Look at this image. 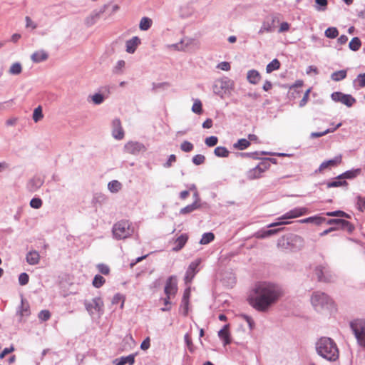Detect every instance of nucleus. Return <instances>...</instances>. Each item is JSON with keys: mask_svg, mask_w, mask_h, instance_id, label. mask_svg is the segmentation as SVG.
I'll return each instance as SVG.
<instances>
[{"mask_svg": "<svg viewBox=\"0 0 365 365\" xmlns=\"http://www.w3.org/2000/svg\"><path fill=\"white\" fill-rule=\"evenodd\" d=\"M283 295L280 286L269 282H258L248 297L250 304L259 312H267Z\"/></svg>", "mask_w": 365, "mask_h": 365, "instance_id": "nucleus-1", "label": "nucleus"}, {"mask_svg": "<svg viewBox=\"0 0 365 365\" xmlns=\"http://www.w3.org/2000/svg\"><path fill=\"white\" fill-rule=\"evenodd\" d=\"M317 353L323 359L334 362L339 356V351L336 342L331 338L322 336L315 344Z\"/></svg>", "mask_w": 365, "mask_h": 365, "instance_id": "nucleus-2", "label": "nucleus"}, {"mask_svg": "<svg viewBox=\"0 0 365 365\" xmlns=\"http://www.w3.org/2000/svg\"><path fill=\"white\" fill-rule=\"evenodd\" d=\"M303 246V238L294 234L284 235L277 240V247L284 250L296 251L302 249Z\"/></svg>", "mask_w": 365, "mask_h": 365, "instance_id": "nucleus-3", "label": "nucleus"}, {"mask_svg": "<svg viewBox=\"0 0 365 365\" xmlns=\"http://www.w3.org/2000/svg\"><path fill=\"white\" fill-rule=\"evenodd\" d=\"M311 303L317 312H321L323 309H329L333 305V301L329 296L320 291L312 293Z\"/></svg>", "mask_w": 365, "mask_h": 365, "instance_id": "nucleus-4", "label": "nucleus"}, {"mask_svg": "<svg viewBox=\"0 0 365 365\" xmlns=\"http://www.w3.org/2000/svg\"><path fill=\"white\" fill-rule=\"evenodd\" d=\"M113 236L120 240L130 237L133 233L130 224L127 220H120L115 223L112 228Z\"/></svg>", "mask_w": 365, "mask_h": 365, "instance_id": "nucleus-5", "label": "nucleus"}, {"mask_svg": "<svg viewBox=\"0 0 365 365\" xmlns=\"http://www.w3.org/2000/svg\"><path fill=\"white\" fill-rule=\"evenodd\" d=\"M352 329L359 344L365 347V319H357L350 323Z\"/></svg>", "mask_w": 365, "mask_h": 365, "instance_id": "nucleus-6", "label": "nucleus"}, {"mask_svg": "<svg viewBox=\"0 0 365 365\" xmlns=\"http://www.w3.org/2000/svg\"><path fill=\"white\" fill-rule=\"evenodd\" d=\"M234 82L228 77H223L215 81L212 86L214 93L223 97L224 94L230 92L233 88Z\"/></svg>", "mask_w": 365, "mask_h": 365, "instance_id": "nucleus-7", "label": "nucleus"}, {"mask_svg": "<svg viewBox=\"0 0 365 365\" xmlns=\"http://www.w3.org/2000/svg\"><path fill=\"white\" fill-rule=\"evenodd\" d=\"M306 212H307V208H305V207L295 208V209L292 210L289 212H287L286 214L282 215L281 217L278 218L277 222L268 225L267 227L271 228V227L280 226V225H287L289 222L287 221H285V220L300 217V216L304 215Z\"/></svg>", "mask_w": 365, "mask_h": 365, "instance_id": "nucleus-8", "label": "nucleus"}, {"mask_svg": "<svg viewBox=\"0 0 365 365\" xmlns=\"http://www.w3.org/2000/svg\"><path fill=\"white\" fill-rule=\"evenodd\" d=\"M314 272L317 277L318 282L328 283L334 281V275L327 265L317 266Z\"/></svg>", "mask_w": 365, "mask_h": 365, "instance_id": "nucleus-9", "label": "nucleus"}, {"mask_svg": "<svg viewBox=\"0 0 365 365\" xmlns=\"http://www.w3.org/2000/svg\"><path fill=\"white\" fill-rule=\"evenodd\" d=\"M84 305L90 315H93L95 313L99 314L103 313V302L101 297H95L92 302L85 300Z\"/></svg>", "mask_w": 365, "mask_h": 365, "instance_id": "nucleus-10", "label": "nucleus"}, {"mask_svg": "<svg viewBox=\"0 0 365 365\" xmlns=\"http://www.w3.org/2000/svg\"><path fill=\"white\" fill-rule=\"evenodd\" d=\"M327 225H337L339 226V230H342L349 234H351L354 230L355 227L354 225L351 223L350 222L346 220L345 219H341V218H331L328 219L325 221Z\"/></svg>", "mask_w": 365, "mask_h": 365, "instance_id": "nucleus-11", "label": "nucleus"}, {"mask_svg": "<svg viewBox=\"0 0 365 365\" xmlns=\"http://www.w3.org/2000/svg\"><path fill=\"white\" fill-rule=\"evenodd\" d=\"M147 150L145 145L138 141H129L124 145V151L126 153L133 155H139L140 153H144Z\"/></svg>", "mask_w": 365, "mask_h": 365, "instance_id": "nucleus-12", "label": "nucleus"}, {"mask_svg": "<svg viewBox=\"0 0 365 365\" xmlns=\"http://www.w3.org/2000/svg\"><path fill=\"white\" fill-rule=\"evenodd\" d=\"M331 98L335 102H340L347 107H351L355 103L356 99L350 94H345L339 91L331 93Z\"/></svg>", "mask_w": 365, "mask_h": 365, "instance_id": "nucleus-13", "label": "nucleus"}, {"mask_svg": "<svg viewBox=\"0 0 365 365\" xmlns=\"http://www.w3.org/2000/svg\"><path fill=\"white\" fill-rule=\"evenodd\" d=\"M109 6L110 4H104L98 10H94L85 19V24L86 25V26L90 27L94 25L96 23V21L98 19H100L101 15L107 11Z\"/></svg>", "mask_w": 365, "mask_h": 365, "instance_id": "nucleus-14", "label": "nucleus"}, {"mask_svg": "<svg viewBox=\"0 0 365 365\" xmlns=\"http://www.w3.org/2000/svg\"><path fill=\"white\" fill-rule=\"evenodd\" d=\"M201 262L200 259H197L193 262H192L190 265L188 266L185 275V284L190 283L193 278L195 277V274L198 272L199 269H197L199 264Z\"/></svg>", "mask_w": 365, "mask_h": 365, "instance_id": "nucleus-15", "label": "nucleus"}, {"mask_svg": "<svg viewBox=\"0 0 365 365\" xmlns=\"http://www.w3.org/2000/svg\"><path fill=\"white\" fill-rule=\"evenodd\" d=\"M178 291L177 279L175 276H170L167 281L164 289L165 295L173 297Z\"/></svg>", "mask_w": 365, "mask_h": 365, "instance_id": "nucleus-16", "label": "nucleus"}, {"mask_svg": "<svg viewBox=\"0 0 365 365\" xmlns=\"http://www.w3.org/2000/svg\"><path fill=\"white\" fill-rule=\"evenodd\" d=\"M43 182L44 180L43 178L39 176H34L28 181L26 189L30 192H34L43 185Z\"/></svg>", "mask_w": 365, "mask_h": 365, "instance_id": "nucleus-17", "label": "nucleus"}, {"mask_svg": "<svg viewBox=\"0 0 365 365\" xmlns=\"http://www.w3.org/2000/svg\"><path fill=\"white\" fill-rule=\"evenodd\" d=\"M112 135L117 140H121L124 138V131L121 122L118 118H115L112 121Z\"/></svg>", "mask_w": 365, "mask_h": 365, "instance_id": "nucleus-18", "label": "nucleus"}, {"mask_svg": "<svg viewBox=\"0 0 365 365\" xmlns=\"http://www.w3.org/2000/svg\"><path fill=\"white\" fill-rule=\"evenodd\" d=\"M277 155V156H287V154L282 153H269L265 151L262 152H252V153H240V155L242 158H250L252 159H260L259 155Z\"/></svg>", "mask_w": 365, "mask_h": 365, "instance_id": "nucleus-19", "label": "nucleus"}, {"mask_svg": "<svg viewBox=\"0 0 365 365\" xmlns=\"http://www.w3.org/2000/svg\"><path fill=\"white\" fill-rule=\"evenodd\" d=\"M342 156L341 155H339L335 156L333 159L324 161L319 167L318 170L315 171V173L321 172L323 170L329 168V167H334L341 163Z\"/></svg>", "mask_w": 365, "mask_h": 365, "instance_id": "nucleus-20", "label": "nucleus"}, {"mask_svg": "<svg viewBox=\"0 0 365 365\" xmlns=\"http://www.w3.org/2000/svg\"><path fill=\"white\" fill-rule=\"evenodd\" d=\"M230 324H225L222 329L218 331L219 337L223 340L224 346H227L231 343L230 333L229 331Z\"/></svg>", "mask_w": 365, "mask_h": 365, "instance_id": "nucleus-21", "label": "nucleus"}, {"mask_svg": "<svg viewBox=\"0 0 365 365\" xmlns=\"http://www.w3.org/2000/svg\"><path fill=\"white\" fill-rule=\"evenodd\" d=\"M361 173V168H356L353 170H347L340 175H339L336 177L337 180H344V179H348L351 180L355 178H356L358 175H359Z\"/></svg>", "mask_w": 365, "mask_h": 365, "instance_id": "nucleus-22", "label": "nucleus"}, {"mask_svg": "<svg viewBox=\"0 0 365 365\" xmlns=\"http://www.w3.org/2000/svg\"><path fill=\"white\" fill-rule=\"evenodd\" d=\"M135 354H132L126 356H122L120 358H117L115 360H113V363L115 365H125V364H129L133 365L135 363Z\"/></svg>", "mask_w": 365, "mask_h": 365, "instance_id": "nucleus-23", "label": "nucleus"}, {"mask_svg": "<svg viewBox=\"0 0 365 365\" xmlns=\"http://www.w3.org/2000/svg\"><path fill=\"white\" fill-rule=\"evenodd\" d=\"M140 43V39L138 36H133L125 43L126 51L129 53H133Z\"/></svg>", "mask_w": 365, "mask_h": 365, "instance_id": "nucleus-24", "label": "nucleus"}, {"mask_svg": "<svg viewBox=\"0 0 365 365\" xmlns=\"http://www.w3.org/2000/svg\"><path fill=\"white\" fill-rule=\"evenodd\" d=\"M284 230V227H279V228H277V229L260 230L256 233V237L259 239L266 238V237H270L272 235H274Z\"/></svg>", "mask_w": 365, "mask_h": 365, "instance_id": "nucleus-25", "label": "nucleus"}, {"mask_svg": "<svg viewBox=\"0 0 365 365\" xmlns=\"http://www.w3.org/2000/svg\"><path fill=\"white\" fill-rule=\"evenodd\" d=\"M188 240V235L187 234H182L180 236H179L175 242V246L173 248V251L174 252H178L181 250L183 247L185 245Z\"/></svg>", "mask_w": 365, "mask_h": 365, "instance_id": "nucleus-26", "label": "nucleus"}, {"mask_svg": "<svg viewBox=\"0 0 365 365\" xmlns=\"http://www.w3.org/2000/svg\"><path fill=\"white\" fill-rule=\"evenodd\" d=\"M48 58V54L43 50L37 51L31 56V59L34 63H40L44 61L47 60Z\"/></svg>", "mask_w": 365, "mask_h": 365, "instance_id": "nucleus-27", "label": "nucleus"}, {"mask_svg": "<svg viewBox=\"0 0 365 365\" xmlns=\"http://www.w3.org/2000/svg\"><path fill=\"white\" fill-rule=\"evenodd\" d=\"M247 79L251 84L256 85L260 81L261 76L257 70L252 69L247 72Z\"/></svg>", "mask_w": 365, "mask_h": 365, "instance_id": "nucleus-28", "label": "nucleus"}, {"mask_svg": "<svg viewBox=\"0 0 365 365\" xmlns=\"http://www.w3.org/2000/svg\"><path fill=\"white\" fill-rule=\"evenodd\" d=\"M200 207H201V205L197 202V200H195L192 204L188 205L185 206V207L182 208L180 210V214H181V215L189 214V213L200 208Z\"/></svg>", "mask_w": 365, "mask_h": 365, "instance_id": "nucleus-29", "label": "nucleus"}, {"mask_svg": "<svg viewBox=\"0 0 365 365\" xmlns=\"http://www.w3.org/2000/svg\"><path fill=\"white\" fill-rule=\"evenodd\" d=\"M26 259L29 264L35 265L39 262L40 255L36 251H31L26 255Z\"/></svg>", "mask_w": 365, "mask_h": 365, "instance_id": "nucleus-30", "label": "nucleus"}, {"mask_svg": "<svg viewBox=\"0 0 365 365\" xmlns=\"http://www.w3.org/2000/svg\"><path fill=\"white\" fill-rule=\"evenodd\" d=\"M327 219L324 217L315 215L303 219L301 220V222L303 223H314L317 225H319L322 223L324 222Z\"/></svg>", "mask_w": 365, "mask_h": 365, "instance_id": "nucleus-31", "label": "nucleus"}, {"mask_svg": "<svg viewBox=\"0 0 365 365\" xmlns=\"http://www.w3.org/2000/svg\"><path fill=\"white\" fill-rule=\"evenodd\" d=\"M341 126V123H338L334 129H327L322 132H312L310 134V138H317L319 137H322L328 133L334 132L337 128Z\"/></svg>", "mask_w": 365, "mask_h": 365, "instance_id": "nucleus-32", "label": "nucleus"}, {"mask_svg": "<svg viewBox=\"0 0 365 365\" xmlns=\"http://www.w3.org/2000/svg\"><path fill=\"white\" fill-rule=\"evenodd\" d=\"M262 173L259 172V170L257 169V167L255 166L252 169H250L247 173V178L250 180L257 179L261 178Z\"/></svg>", "mask_w": 365, "mask_h": 365, "instance_id": "nucleus-33", "label": "nucleus"}, {"mask_svg": "<svg viewBox=\"0 0 365 365\" xmlns=\"http://www.w3.org/2000/svg\"><path fill=\"white\" fill-rule=\"evenodd\" d=\"M250 145V140H248L245 138H241V139L238 140L237 142L233 145V147L235 149L242 150L247 148Z\"/></svg>", "mask_w": 365, "mask_h": 365, "instance_id": "nucleus-34", "label": "nucleus"}, {"mask_svg": "<svg viewBox=\"0 0 365 365\" xmlns=\"http://www.w3.org/2000/svg\"><path fill=\"white\" fill-rule=\"evenodd\" d=\"M152 19L148 17H143L140 21L139 28L141 31H147L152 26Z\"/></svg>", "mask_w": 365, "mask_h": 365, "instance_id": "nucleus-35", "label": "nucleus"}, {"mask_svg": "<svg viewBox=\"0 0 365 365\" xmlns=\"http://www.w3.org/2000/svg\"><path fill=\"white\" fill-rule=\"evenodd\" d=\"M280 68V62L278 59L274 58L267 65L266 72L270 73L274 71L278 70Z\"/></svg>", "mask_w": 365, "mask_h": 365, "instance_id": "nucleus-36", "label": "nucleus"}, {"mask_svg": "<svg viewBox=\"0 0 365 365\" xmlns=\"http://www.w3.org/2000/svg\"><path fill=\"white\" fill-rule=\"evenodd\" d=\"M121 187L122 184L115 180L109 182L108 184V190L113 193L118 192L121 189Z\"/></svg>", "mask_w": 365, "mask_h": 365, "instance_id": "nucleus-37", "label": "nucleus"}, {"mask_svg": "<svg viewBox=\"0 0 365 365\" xmlns=\"http://www.w3.org/2000/svg\"><path fill=\"white\" fill-rule=\"evenodd\" d=\"M346 77V70H340L331 73V78L334 81H340Z\"/></svg>", "mask_w": 365, "mask_h": 365, "instance_id": "nucleus-38", "label": "nucleus"}, {"mask_svg": "<svg viewBox=\"0 0 365 365\" xmlns=\"http://www.w3.org/2000/svg\"><path fill=\"white\" fill-rule=\"evenodd\" d=\"M361 46V42L359 38L354 37L349 43V48L353 51H358Z\"/></svg>", "mask_w": 365, "mask_h": 365, "instance_id": "nucleus-39", "label": "nucleus"}, {"mask_svg": "<svg viewBox=\"0 0 365 365\" xmlns=\"http://www.w3.org/2000/svg\"><path fill=\"white\" fill-rule=\"evenodd\" d=\"M214 153L217 157L227 158L230 152L225 147L218 146L215 148Z\"/></svg>", "mask_w": 365, "mask_h": 365, "instance_id": "nucleus-40", "label": "nucleus"}, {"mask_svg": "<svg viewBox=\"0 0 365 365\" xmlns=\"http://www.w3.org/2000/svg\"><path fill=\"white\" fill-rule=\"evenodd\" d=\"M215 239V235L212 232H206L204 233L202 236V238L200 241V244L201 245H207L212 242Z\"/></svg>", "mask_w": 365, "mask_h": 365, "instance_id": "nucleus-41", "label": "nucleus"}, {"mask_svg": "<svg viewBox=\"0 0 365 365\" xmlns=\"http://www.w3.org/2000/svg\"><path fill=\"white\" fill-rule=\"evenodd\" d=\"M347 185L348 182L346 180H337L336 178H335L334 180L327 182V187L328 188Z\"/></svg>", "mask_w": 365, "mask_h": 365, "instance_id": "nucleus-42", "label": "nucleus"}, {"mask_svg": "<svg viewBox=\"0 0 365 365\" xmlns=\"http://www.w3.org/2000/svg\"><path fill=\"white\" fill-rule=\"evenodd\" d=\"M22 71V66L21 64L19 62H15L14 63L10 68H9V73L11 75H19Z\"/></svg>", "mask_w": 365, "mask_h": 365, "instance_id": "nucleus-43", "label": "nucleus"}, {"mask_svg": "<svg viewBox=\"0 0 365 365\" xmlns=\"http://www.w3.org/2000/svg\"><path fill=\"white\" fill-rule=\"evenodd\" d=\"M324 34L329 38H335L339 35V31L336 27H329L326 29Z\"/></svg>", "mask_w": 365, "mask_h": 365, "instance_id": "nucleus-44", "label": "nucleus"}, {"mask_svg": "<svg viewBox=\"0 0 365 365\" xmlns=\"http://www.w3.org/2000/svg\"><path fill=\"white\" fill-rule=\"evenodd\" d=\"M43 117V112H42V108L41 106L36 108L33 113V120L34 122L37 123L40 120H41Z\"/></svg>", "mask_w": 365, "mask_h": 365, "instance_id": "nucleus-45", "label": "nucleus"}, {"mask_svg": "<svg viewBox=\"0 0 365 365\" xmlns=\"http://www.w3.org/2000/svg\"><path fill=\"white\" fill-rule=\"evenodd\" d=\"M106 282V279L100 274H96L93 280V285L96 288H100Z\"/></svg>", "mask_w": 365, "mask_h": 365, "instance_id": "nucleus-46", "label": "nucleus"}, {"mask_svg": "<svg viewBox=\"0 0 365 365\" xmlns=\"http://www.w3.org/2000/svg\"><path fill=\"white\" fill-rule=\"evenodd\" d=\"M192 111L196 114H201L202 112V105L199 99H196L192 105Z\"/></svg>", "mask_w": 365, "mask_h": 365, "instance_id": "nucleus-47", "label": "nucleus"}, {"mask_svg": "<svg viewBox=\"0 0 365 365\" xmlns=\"http://www.w3.org/2000/svg\"><path fill=\"white\" fill-rule=\"evenodd\" d=\"M193 148H194L193 144L187 140H184L180 144L181 150L183 152H185V153L191 152L193 150Z\"/></svg>", "mask_w": 365, "mask_h": 365, "instance_id": "nucleus-48", "label": "nucleus"}, {"mask_svg": "<svg viewBox=\"0 0 365 365\" xmlns=\"http://www.w3.org/2000/svg\"><path fill=\"white\" fill-rule=\"evenodd\" d=\"M354 83H357L359 88L365 87V73L359 74L354 80Z\"/></svg>", "mask_w": 365, "mask_h": 365, "instance_id": "nucleus-49", "label": "nucleus"}, {"mask_svg": "<svg viewBox=\"0 0 365 365\" xmlns=\"http://www.w3.org/2000/svg\"><path fill=\"white\" fill-rule=\"evenodd\" d=\"M256 166L257 167V169L259 170V172L263 173L269 168L270 164H269L268 161L264 160V158H262V161Z\"/></svg>", "mask_w": 365, "mask_h": 365, "instance_id": "nucleus-50", "label": "nucleus"}, {"mask_svg": "<svg viewBox=\"0 0 365 365\" xmlns=\"http://www.w3.org/2000/svg\"><path fill=\"white\" fill-rule=\"evenodd\" d=\"M205 157L203 155L197 154L192 157V162L195 165H200L205 163Z\"/></svg>", "mask_w": 365, "mask_h": 365, "instance_id": "nucleus-51", "label": "nucleus"}, {"mask_svg": "<svg viewBox=\"0 0 365 365\" xmlns=\"http://www.w3.org/2000/svg\"><path fill=\"white\" fill-rule=\"evenodd\" d=\"M43 202L39 197H34L30 201V206L34 209H39L42 206Z\"/></svg>", "mask_w": 365, "mask_h": 365, "instance_id": "nucleus-52", "label": "nucleus"}, {"mask_svg": "<svg viewBox=\"0 0 365 365\" xmlns=\"http://www.w3.org/2000/svg\"><path fill=\"white\" fill-rule=\"evenodd\" d=\"M38 319L42 322H46L48 321L51 317V313L48 310L44 309L41 310L38 313Z\"/></svg>", "mask_w": 365, "mask_h": 365, "instance_id": "nucleus-53", "label": "nucleus"}, {"mask_svg": "<svg viewBox=\"0 0 365 365\" xmlns=\"http://www.w3.org/2000/svg\"><path fill=\"white\" fill-rule=\"evenodd\" d=\"M91 98H92L93 102L96 105L101 104L104 101V99H105L103 95L101 93H95L94 95H93L91 96Z\"/></svg>", "mask_w": 365, "mask_h": 365, "instance_id": "nucleus-54", "label": "nucleus"}, {"mask_svg": "<svg viewBox=\"0 0 365 365\" xmlns=\"http://www.w3.org/2000/svg\"><path fill=\"white\" fill-rule=\"evenodd\" d=\"M205 143L207 146H208V147H213V146H215V145H216L217 144L218 138L216 136L212 135V136L207 137L205 139Z\"/></svg>", "mask_w": 365, "mask_h": 365, "instance_id": "nucleus-55", "label": "nucleus"}, {"mask_svg": "<svg viewBox=\"0 0 365 365\" xmlns=\"http://www.w3.org/2000/svg\"><path fill=\"white\" fill-rule=\"evenodd\" d=\"M184 339H185V342L187 345L188 350L190 352H193L194 351V345L192 344V339H191L190 334H186L184 336Z\"/></svg>", "mask_w": 365, "mask_h": 365, "instance_id": "nucleus-56", "label": "nucleus"}, {"mask_svg": "<svg viewBox=\"0 0 365 365\" xmlns=\"http://www.w3.org/2000/svg\"><path fill=\"white\" fill-rule=\"evenodd\" d=\"M29 276L27 273L23 272L19 276V282L21 286H24L29 283Z\"/></svg>", "mask_w": 365, "mask_h": 365, "instance_id": "nucleus-57", "label": "nucleus"}, {"mask_svg": "<svg viewBox=\"0 0 365 365\" xmlns=\"http://www.w3.org/2000/svg\"><path fill=\"white\" fill-rule=\"evenodd\" d=\"M315 2L318 6V7H317L318 11H324L327 9L328 4L327 0H315Z\"/></svg>", "mask_w": 365, "mask_h": 365, "instance_id": "nucleus-58", "label": "nucleus"}, {"mask_svg": "<svg viewBox=\"0 0 365 365\" xmlns=\"http://www.w3.org/2000/svg\"><path fill=\"white\" fill-rule=\"evenodd\" d=\"M97 267L98 271L103 274L107 275L110 272L109 267L105 264H98Z\"/></svg>", "mask_w": 365, "mask_h": 365, "instance_id": "nucleus-59", "label": "nucleus"}, {"mask_svg": "<svg viewBox=\"0 0 365 365\" xmlns=\"http://www.w3.org/2000/svg\"><path fill=\"white\" fill-rule=\"evenodd\" d=\"M310 92H311V88H309L306 91L302 99L300 101L299 104V107L302 108L307 104V103L309 100V95Z\"/></svg>", "mask_w": 365, "mask_h": 365, "instance_id": "nucleus-60", "label": "nucleus"}, {"mask_svg": "<svg viewBox=\"0 0 365 365\" xmlns=\"http://www.w3.org/2000/svg\"><path fill=\"white\" fill-rule=\"evenodd\" d=\"M240 317L244 319L248 324L250 329L252 330L255 327V322L251 317L247 315V314H241Z\"/></svg>", "mask_w": 365, "mask_h": 365, "instance_id": "nucleus-61", "label": "nucleus"}, {"mask_svg": "<svg viewBox=\"0 0 365 365\" xmlns=\"http://www.w3.org/2000/svg\"><path fill=\"white\" fill-rule=\"evenodd\" d=\"M217 68L222 71H228L230 70L231 66L229 62L222 61L217 64Z\"/></svg>", "mask_w": 365, "mask_h": 365, "instance_id": "nucleus-62", "label": "nucleus"}, {"mask_svg": "<svg viewBox=\"0 0 365 365\" xmlns=\"http://www.w3.org/2000/svg\"><path fill=\"white\" fill-rule=\"evenodd\" d=\"M357 205H358V209L360 211H363L364 210H365V197H363L361 196H358L357 197Z\"/></svg>", "mask_w": 365, "mask_h": 365, "instance_id": "nucleus-63", "label": "nucleus"}, {"mask_svg": "<svg viewBox=\"0 0 365 365\" xmlns=\"http://www.w3.org/2000/svg\"><path fill=\"white\" fill-rule=\"evenodd\" d=\"M176 161V156L174 154H172L169 156L168 160L166 163H164L163 166L165 168H170L172 166L173 163H175Z\"/></svg>", "mask_w": 365, "mask_h": 365, "instance_id": "nucleus-64", "label": "nucleus"}]
</instances>
